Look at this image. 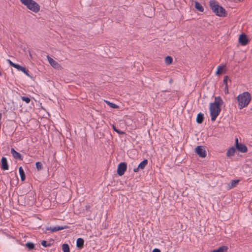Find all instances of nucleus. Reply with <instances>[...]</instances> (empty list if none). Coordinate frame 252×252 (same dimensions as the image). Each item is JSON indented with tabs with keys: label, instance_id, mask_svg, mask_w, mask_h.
<instances>
[{
	"label": "nucleus",
	"instance_id": "obj_1",
	"mask_svg": "<svg viewBox=\"0 0 252 252\" xmlns=\"http://www.w3.org/2000/svg\"><path fill=\"white\" fill-rule=\"evenodd\" d=\"M223 103V101L220 96L215 97L214 102L211 103L209 106L211 120L215 121L221 111L220 106Z\"/></svg>",
	"mask_w": 252,
	"mask_h": 252
},
{
	"label": "nucleus",
	"instance_id": "obj_2",
	"mask_svg": "<svg viewBox=\"0 0 252 252\" xmlns=\"http://www.w3.org/2000/svg\"><path fill=\"white\" fill-rule=\"evenodd\" d=\"M236 98L238 102V107L240 109H242L249 105L252 97L249 92H245L239 94Z\"/></svg>",
	"mask_w": 252,
	"mask_h": 252
},
{
	"label": "nucleus",
	"instance_id": "obj_3",
	"mask_svg": "<svg viewBox=\"0 0 252 252\" xmlns=\"http://www.w3.org/2000/svg\"><path fill=\"white\" fill-rule=\"evenodd\" d=\"M210 6L211 9L216 15L219 17H225L227 14L226 13L225 9L221 6L219 5L218 3L215 0L210 1Z\"/></svg>",
	"mask_w": 252,
	"mask_h": 252
},
{
	"label": "nucleus",
	"instance_id": "obj_4",
	"mask_svg": "<svg viewBox=\"0 0 252 252\" xmlns=\"http://www.w3.org/2000/svg\"><path fill=\"white\" fill-rule=\"evenodd\" d=\"M127 164L126 162H122L119 163L118 166L117 174L119 176H122L123 175L126 170Z\"/></svg>",
	"mask_w": 252,
	"mask_h": 252
},
{
	"label": "nucleus",
	"instance_id": "obj_5",
	"mask_svg": "<svg viewBox=\"0 0 252 252\" xmlns=\"http://www.w3.org/2000/svg\"><path fill=\"white\" fill-rule=\"evenodd\" d=\"M28 9L34 12L37 13L40 10V6L36 2L32 0Z\"/></svg>",
	"mask_w": 252,
	"mask_h": 252
},
{
	"label": "nucleus",
	"instance_id": "obj_6",
	"mask_svg": "<svg viewBox=\"0 0 252 252\" xmlns=\"http://www.w3.org/2000/svg\"><path fill=\"white\" fill-rule=\"evenodd\" d=\"M195 151L200 158H204L206 156L205 150L203 149L201 146H197L195 149Z\"/></svg>",
	"mask_w": 252,
	"mask_h": 252
},
{
	"label": "nucleus",
	"instance_id": "obj_7",
	"mask_svg": "<svg viewBox=\"0 0 252 252\" xmlns=\"http://www.w3.org/2000/svg\"><path fill=\"white\" fill-rule=\"evenodd\" d=\"M148 164V160L147 159H144L142 161H141L138 167L136 168H134L133 169V171L134 172H138L140 169H144L146 166Z\"/></svg>",
	"mask_w": 252,
	"mask_h": 252
},
{
	"label": "nucleus",
	"instance_id": "obj_8",
	"mask_svg": "<svg viewBox=\"0 0 252 252\" xmlns=\"http://www.w3.org/2000/svg\"><path fill=\"white\" fill-rule=\"evenodd\" d=\"M47 58L49 63L52 67L57 69L61 67L60 64L58 63L56 61H55L54 59H53L52 58H51L50 56H47Z\"/></svg>",
	"mask_w": 252,
	"mask_h": 252
},
{
	"label": "nucleus",
	"instance_id": "obj_9",
	"mask_svg": "<svg viewBox=\"0 0 252 252\" xmlns=\"http://www.w3.org/2000/svg\"><path fill=\"white\" fill-rule=\"evenodd\" d=\"M239 41L242 45H246L249 41L245 34H241L239 37Z\"/></svg>",
	"mask_w": 252,
	"mask_h": 252
},
{
	"label": "nucleus",
	"instance_id": "obj_10",
	"mask_svg": "<svg viewBox=\"0 0 252 252\" xmlns=\"http://www.w3.org/2000/svg\"><path fill=\"white\" fill-rule=\"evenodd\" d=\"M1 168L3 170H6L8 169L9 166L7 163V159L5 157H2L1 159Z\"/></svg>",
	"mask_w": 252,
	"mask_h": 252
},
{
	"label": "nucleus",
	"instance_id": "obj_11",
	"mask_svg": "<svg viewBox=\"0 0 252 252\" xmlns=\"http://www.w3.org/2000/svg\"><path fill=\"white\" fill-rule=\"evenodd\" d=\"M66 226H56L54 227H47L46 228V230H50L51 232H56L59 230H61L63 229L66 228Z\"/></svg>",
	"mask_w": 252,
	"mask_h": 252
},
{
	"label": "nucleus",
	"instance_id": "obj_12",
	"mask_svg": "<svg viewBox=\"0 0 252 252\" xmlns=\"http://www.w3.org/2000/svg\"><path fill=\"white\" fill-rule=\"evenodd\" d=\"M236 149L239 152L245 153L248 151V149L247 146L243 144H240L239 145H237Z\"/></svg>",
	"mask_w": 252,
	"mask_h": 252
},
{
	"label": "nucleus",
	"instance_id": "obj_13",
	"mask_svg": "<svg viewBox=\"0 0 252 252\" xmlns=\"http://www.w3.org/2000/svg\"><path fill=\"white\" fill-rule=\"evenodd\" d=\"M11 153L15 158L21 160L23 159L21 155L19 153L16 152L13 148L11 149Z\"/></svg>",
	"mask_w": 252,
	"mask_h": 252
},
{
	"label": "nucleus",
	"instance_id": "obj_14",
	"mask_svg": "<svg viewBox=\"0 0 252 252\" xmlns=\"http://www.w3.org/2000/svg\"><path fill=\"white\" fill-rule=\"evenodd\" d=\"M84 241L83 239L79 238L76 241V247L79 249H81L84 247Z\"/></svg>",
	"mask_w": 252,
	"mask_h": 252
},
{
	"label": "nucleus",
	"instance_id": "obj_15",
	"mask_svg": "<svg viewBox=\"0 0 252 252\" xmlns=\"http://www.w3.org/2000/svg\"><path fill=\"white\" fill-rule=\"evenodd\" d=\"M228 247L225 246H222L219 247L218 249L214 250L212 252H227Z\"/></svg>",
	"mask_w": 252,
	"mask_h": 252
},
{
	"label": "nucleus",
	"instance_id": "obj_16",
	"mask_svg": "<svg viewBox=\"0 0 252 252\" xmlns=\"http://www.w3.org/2000/svg\"><path fill=\"white\" fill-rule=\"evenodd\" d=\"M204 120V115L201 113L198 114L196 117V122L197 123L200 124H202Z\"/></svg>",
	"mask_w": 252,
	"mask_h": 252
},
{
	"label": "nucleus",
	"instance_id": "obj_17",
	"mask_svg": "<svg viewBox=\"0 0 252 252\" xmlns=\"http://www.w3.org/2000/svg\"><path fill=\"white\" fill-rule=\"evenodd\" d=\"M239 182V180H233L231 181V182L228 184V189H230L236 187V185Z\"/></svg>",
	"mask_w": 252,
	"mask_h": 252
},
{
	"label": "nucleus",
	"instance_id": "obj_18",
	"mask_svg": "<svg viewBox=\"0 0 252 252\" xmlns=\"http://www.w3.org/2000/svg\"><path fill=\"white\" fill-rule=\"evenodd\" d=\"M19 174H20V176L21 180L22 181H25V179H26V176H25L24 171L21 166H20L19 168Z\"/></svg>",
	"mask_w": 252,
	"mask_h": 252
},
{
	"label": "nucleus",
	"instance_id": "obj_19",
	"mask_svg": "<svg viewBox=\"0 0 252 252\" xmlns=\"http://www.w3.org/2000/svg\"><path fill=\"white\" fill-rule=\"evenodd\" d=\"M235 152V149L234 147H232L230 148L226 152V156L227 157H231L234 155Z\"/></svg>",
	"mask_w": 252,
	"mask_h": 252
},
{
	"label": "nucleus",
	"instance_id": "obj_20",
	"mask_svg": "<svg viewBox=\"0 0 252 252\" xmlns=\"http://www.w3.org/2000/svg\"><path fill=\"white\" fill-rule=\"evenodd\" d=\"M195 7L199 12H203L204 8L203 6L198 1H195Z\"/></svg>",
	"mask_w": 252,
	"mask_h": 252
},
{
	"label": "nucleus",
	"instance_id": "obj_21",
	"mask_svg": "<svg viewBox=\"0 0 252 252\" xmlns=\"http://www.w3.org/2000/svg\"><path fill=\"white\" fill-rule=\"evenodd\" d=\"M32 0H20L21 2L28 8Z\"/></svg>",
	"mask_w": 252,
	"mask_h": 252
},
{
	"label": "nucleus",
	"instance_id": "obj_22",
	"mask_svg": "<svg viewBox=\"0 0 252 252\" xmlns=\"http://www.w3.org/2000/svg\"><path fill=\"white\" fill-rule=\"evenodd\" d=\"M26 246L29 249V250H33L34 249L35 246L34 244L32 242H28L26 244Z\"/></svg>",
	"mask_w": 252,
	"mask_h": 252
},
{
	"label": "nucleus",
	"instance_id": "obj_23",
	"mask_svg": "<svg viewBox=\"0 0 252 252\" xmlns=\"http://www.w3.org/2000/svg\"><path fill=\"white\" fill-rule=\"evenodd\" d=\"M62 250L63 252H69L70 249L69 245L67 244H63L62 245Z\"/></svg>",
	"mask_w": 252,
	"mask_h": 252
},
{
	"label": "nucleus",
	"instance_id": "obj_24",
	"mask_svg": "<svg viewBox=\"0 0 252 252\" xmlns=\"http://www.w3.org/2000/svg\"><path fill=\"white\" fill-rule=\"evenodd\" d=\"M173 62L172 58L170 56H167L165 58V62L166 64L169 65L172 63Z\"/></svg>",
	"mask_w": 252,
	"mask_h": 252
},
{
	"label": "nucleus",
	"instance_id": "obj_25",
	"mask_svg": "<svg viewBox=\"0 0 252 252\" xmlns=\"http://www.w3.org/2000/svg\"><path fill=\"white\" fill-rule=\"evenodd\" d=\"M105 102L108 105L110 106L111 108H118L119 107V106L117 105H116V104L111 102L108 100H105Z\"/></svg>",
	"mask_w": 252,
	"mask_h": 252
},
{
	"label": "nucleus",
	"instance_id": "obj_26",
	"mask_svg": "<svg viewBox=\"0 0 252 252\" xmlns=\"http://www.w3.org/2000/svg\"><path fill=\"white\" fill-rule=\"evenodd\" d=\"M36 167L38 171H40L43 168L42 164L41 162H36L35 163Z\"/></svg>",
	"mask_w": 252,
	"mask_h": 252
},
{
	"label": "nucleus",
	"instance_id": "obj_27",
	"mask_svg": "<svg viewBox=\"0 0 252 252\" xmlns=\"http://www.w3.org/2000/svg\"><path fill=\"white\" fill-rule=\"evenodd\" d=\"M21 99L23 101H24L27 104L29 103L30 102V101H31V99L29 97L25 96H21Z\"/></svg>",
	"mask_w": 252,
	"mask_h": 252
},
{
	"label": "nucleus",
	"instance_id": "obj_28",
	"mask_svg": "<svg viewBox=\"0 0 252 252\" xmlns=\"http://www.w3.org/2000/svg\"><path fill=\"white\" fill-rule=\"evenodd\" d=\"M113 130L116 131L117 133H118L119 134H125V132L124 131H121L118 129L116 128V126L113 125L112 126Z\"/></svg>",
	"mask_w": 252,
	"mask_h": 252
},
{
	"label": "nucleus",
	"instance_id": "obj_29",
	"mask_svg": "<svg viewBox=\"0 0 252 252\" xmlns=\"http://www.w3.org/2000/svg\"><path fill=\"white\" fill-rule=\"evenodd\" d=\"M41 244L43 247L46 248L50 247L51 246V244L50 243H47L46 241L43 240L41 242Z\"/></svg>",
	"mask_w": 252,
	"mask_h": 252
},
{
	"label": "nucleus",
	"instance_id": "obj_30",
	"mask_svg": "<svg viewBox=\"0 0 252 252\" xmlns=\"http://www.w3.org/2000/svg\"><path fill=\"white\" fill-rule=\"evenodd\" d=\"M224 67V65L223 66H219L218 67V70L216 73V74L219 75L221 73V71L222 68Z\"/></svg>",
	"mask_w": 252,
	"mask_h": 252
},
{
	"label": "nucleus",
	"instance_id": "obj_31",
	"mask_svg": "<svg viewBox=\"0 0 252 252\" xmlns=\"http://www.w3.org/2000/svg\"><path fill=\"white\" fill-rule=\"evenodd\" d=\"M228 79V77L227 76H224L223 80V84L225 85V86L226 85H228V84H227Z\"/></svg>",
	"mask_w": 252,
	"mask_h": 252
},
{
	"label": "nucleus",
	"instance_id": "obj_32",
	"mask_svg": "<svg viewBox=\"0 0 252 252\" xmlns=\"http://www.w3.org/2000/svg\"><path fill=\"white\" fill-rule=\"evenodd\" d=\"M14 68H16L18 70H20L22 66L18 64H15L14 66Z\"/></svg>",
	"mask_w": 252,
	"mask_h": 252
},
{
	"label": "nucleus",
	"instance_id": "obj_33",
	"mask_svg": "<svg viewBox=\"0 0 252 252\" xmlns=\"http://www.w3.org/2000/svg\"><path fill=\"white\" fill-rule=\"evenodd\" d=\"M224 91V93L225 94H228L229 93L228 85H225Z\"/></svg>",
	"mask_w": 252,
	"mask_h": 252
},
{
	"label": "nucleus",
	"instance_id": "obj_34",
	"mask_svg": "<svg viewBox=\"0 0 252 252\" xmlns=\"http://www.w3.org/2000/svg\"><path fill=\"white\" fill-rule=\"evenodd\" d=\"M8 61V62L9 64L11 66H12V67H14V65H15V64H16V63H13V62H12L11 61H10V60H8V61Z\"/></svg>",
	"mask_w": 252,
	"mask_h": 252
},
{
	"label": "nucleus",
	"instance_id": "obj_35",
	"mask_svg": "<svg viewBox=\"0 0 252 252\" xmlns=\"http://www.w3.org/2000/svg\"><path fill=\"white\" fill-rule=\"evenodd\" d=\"M29 71L28 69H26L25 72H24L23 73H25L28 76L31 77L32 76L29 74Z\"/></svg>",
	"mask_w": 252,
	"mask_h": 252
},
{
	"label": "nucleus",
	"instance_id": "obj_36",
	"mask_svg": "<svg viewBox=\"0 0 252 252\" xmlns=\"http://www.w3.org/2000/svg\"><path fill=\"white\" fill-rule=\"evenodd\" d=\"M29 71L28 69H26L25 72H24L23 73H25L28 76L31 77L32 76L29 74Z\"/></svg>",
	"mask_w": 252,
	"mask_h": 252
},
{
	"label": "nucleus",
	"instance_id": "obj_37",
	"mask_svg": "<svg viewBox=\"0 0 252 252\" xmlns=\"http://www.w3.org/2000/svg\"><path fill=\"white\" fill-rule=\"evenodd\" d=\"M240 143H239L238 142V139L237 138H236L235 139V146L236 147H237V145H240Z\"/></svg>",
	"mask_w": 252,
	"mask_h": 252
},
{
	"label": "nucleus",
	"instance_id": "obj_38",
	"mask_svg": "<svg viewBox=\"0 0 252 252\" xmlns=\"http://www.w3.org/2000/svg\"><path fill=\"white\" fill-rule=\"evenodd\" d=\"M152 252H160V250L156 248L153 250Z\"/></svg>",
	"mask_w": 252,
	"mask_h": 252
},
{
	"label": "nucleus",
	"instance_id": "obj_39",
	"mask_svg": "<svg viewBox=\"0 0 252 252\" xmlns=\"http://www.w3.org/2000/svg\"><path fill=\"white\" fill-rule=\"evenodd\" d=\"M26 68L22 66V67L21 68V70L20 71H21L22 72H25V70H26Z\"/></svg>",
	"mask_w": 252,
	"mask_h": 252
},
{
	"label": "nucleus",
	"instance_id": "obj_40",
	"mask_svg": "<svg viewBox=\"0 0 252 252\" xmlns=\"http://www.w3.org/2000/svg\"><path fill=\"white\" fill-rule=\"evenodd\" d=\"M90 208V206H86V210H89Z\"/></svg>",
	"mask_w": 252,
	"mask_h": 252
},
{
	"label": "nucleus",
	"instance_id": "obj_41",
	"mask_svg": "<svg viewBox=\"0 0 252 252\" xmlns=\"http://www.w3.org/2000/svg\"><path fill=\"white\" fill-rule=\"evenodd\" d=\"M172 82H173V80H172V79H170V80H169V83H170V84H171V83H172Z\"/></svg>",
	"mask_w": 252,
	"mask_h": 252
},
{
	"label": "nucleus",
	"instance_id": "obj_42",
	"mask_svg": "<svg viewBox=\"0 0 252 252\" xmlns=\"http://www.w3.org/2000/svg\"><path fill=\"white\" fill-rule=\"evenodd\" d=\"M29 55H30V56L32 58V54H31V52H30V51H29Z\"/></svg>",
	"mask_w": 252,
	"mask_h": 252
},
{
	"label": "nucleus",
	"instance_id": "obj_43",
	"mask_svg": "<svg viewBox=\"0 0 252 252\" xmlns=\"http://www.w3.org/2000/svg\"><path fill=\"white\" fill-rule=\"evenodd\" d=\"M0 76H1V73L0 71Z\"/></svg>",
	"mask_w": 252,
	"mask_h": 252
}]
</instances>
